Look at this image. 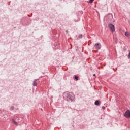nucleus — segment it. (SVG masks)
I'll use <instances>...</instances> for the list:
<instances>
[{
  "label": "nucleus",
  "instance_id": "obj_12",
  "mask_svg": "<svg viewBox=\"0 0 130 130\" xmlns=\"http://www.w3.org/2000/svg\"><path fill=\"white\" fill-rule=\"evenodd\" d=\"M82 35H79V38H82Z\"/></svg>",
  "mask_w": 130,
  "mask_h": 130
},
{
  "label": "nucleus",
  "instance_id": "obj_5",
  "mask_svg": "<svg viewBox=\"0 0 130 130\" xmlns=\"http://www.w3.org/2000/svg\"><path fill=\"white\" fill-rule=\"evenodd\" d=\"M67 98L70 99V100H71V101H72V100H73V99H74L73 98V96H72V95H71L70 94H68Z\"/></svg>",
  "mask_w": 130,
  "mask_h": 130
},
{
  "label": "nucleus",
  "instance_id": "obj_9",
  "mask_svg": "<svg viewBox=\"0 0 130 130\" xmlns=\"http://www.w3.org/2000/svg\"><path fill=\"white\" fill-rule=\"evenodd\" d=\"M74 78L76 81H78V76H77L76 75H75Z\"/></svg>",
  "mask_w": 130,
  "mask_h": 130
},
{
  "label": "nucleus",
  "instance_id": "obj_11",
  "mask_svg": "<svg viewBox=\"0 0 130 130\" xmlns=\"http://www.w3.org/2000/svg\"><path fill=\"white\" fill-rule=\"evenodd\" d=\"M128 58H130V52L128 54Z\"/></svg>",
  "mask_w": 130,
  "mask_h": 130
},
{
  "label": "nucleus",
  "instance_id": "obj_1",
  "mask_svg": "<svg viewBox=\"0 0 130 130\" xmlns=\"http://www.w3.org/2000/svg\"><path fill=\"white\" fill-rule=\"evenodd\" d=\"M108 27L112 32H114V31H115V27L112 24H109Z\"/></svg>",
  "mask_w": 130,
  "mask_h": 130
},
{
  "label": "nucleus",
  "instance_id": "obj_14",
  "mask_svg": "<svg viewBox=\"0 0 130 130\" xmlns=\"http://www.w3.org/2000/svg\"><path fill=\"white\" fill-rule=\"evenodd\" d=\"M11 108L12 110H13L14 109V107H12Z\"/></svg>",
  "mask_w": 130,
  "mask_h": 130
},
{
  "label": "nucleus",
  "instance_id": "obj_2",
  "mask_svg": "<svg viewBox=\"0 0 130 130\" xmlns=\"http://www.w3.org/2000/svg\"><path fill=\"white\" fill-rule=\"evenodd\" d=\"M124 116L126 118H129L130 117V110H127L124 114Z\"/></svg>",
  "mask_w": 130,
  "mask_h": 130
},
{
  "label": "nucleus",
  "instance_id": "obj_6",
  "mask_svg": "<svg viewBox=\"0 0 130 130\" xmlns=\"http://www.w3.org/2000/svg\"><path fill=\"white\" fill-rule=\"evenodd\" d=\"M125 35L126 36V37H130V33L127 31L125 32Z\"/></svg>",
  "mask_w": 130,
  "mask_h": 130
},
{
  "label": "nucleus",
  "instance_id": "obj_13",
  "mask_svg": "<svg viewBox=\"0 0 130 130\" xmlns=\"http://www.w3.org/2000/svg\"><path fill=\"white\" fill-rule=\"evenodd\" d=\"M102 109H105V106H103V107H102Z\"/></svg>",
  "mask_w": 130,
  "mask_h": 130
},
{
  "label": "nucleus",
  "instance_id": "obj_7",
  "mask_svg": "<svg viewBox=\"0 0 130 130\" xmlns=\"http://www.w3.org/2000/svg\"><path fill=\"white\" fill-rule=\"evenodd\" d=\"M95 105H99V101L97 100L94 103Z\"/></svg>",
  "mask_w": 130,
  "mask_h": 130
},
{
  "label": "nucleus",
  "instance_id": "obj_4",
  "mask_svg": "<svg viewBox=\"0 0 130 130\" xmlns=\"http://www.w3.org/2000/svg\"><path fill=\"white\" fill-rule=\"evenodd\" d=\"M38 79H35L34 81H33V86L34 87H36V86H37V81Z\"/></svg>",
  "mask_w": 130,
  "mask_h": 130
},
{
  "label": "nucleus",
  "instance_id": "obj_8",
  "mask_svg": "<svg viewBox=\"0 0 130 130\" xmlns=\"http://www.w3.org/2000/svg\"><path fill=\"white\" fill-rule=\"evenodd\" d=\"M13 122L14 123V124H15V125H18V123L15 120H13Z\"/></svg>",
  "mask_w": 130,
  "mask_h": 130
},
{
  "label": "nucleus",
  "instance_id": "obj_15",
  "mask_svg": "<svg viewBox=\"0 0 130 130\" xmlns=\"http://www.w3.org/2000/svg\"><path fill=\"white\" fill-rule=\"evenodd\" d=\"M96 76V74H93V76L95 77Z\"/></svg>",
  "mask_w": 130,
  "mask_h": 130
},
{
  "label": "nucleus",
  "instance_id": "obj_10",
  "mask_svg": "<svg viewBox=\"0 0 130 130\" xmlns=\"http://www.w3.org/2000/svg\"><path fill=\"white\" fill-rule=\"evenodd\" d=\"M94 2V0H90L89 3L90 4H92Z\"/></svg>",
  "mask_w": 130,
  "mask_h": 130
},
{
  "label": "nucleus",
  "instance_id": "obj_3",
  "mask_svg": "<svg viewBox=\"0 0 130 130\" xmlns=\"http://www.w3.org/2000/svg\"><path fill=\"white\" fill-rule=\"evenodd\" d=\"M94 46L95 47L96 49H100L101 48V46H100V44L96 43L94 45Z\"/></svg>",
  "mask_w": 130,
  "mask_h": 130
}]
</instances>
